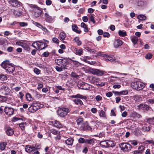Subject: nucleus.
Listing matches in <instances>:
<instances>
[{
  "label": "nucleus",
  "mask_w": 154,
  "mask_h": 154,
  "mask_svg": "<svg viewBox=\"0 0 154 154\" xmlns=\"http://www.w3.org/2000/svg\"><path fill=\"white\" fill-rule=\"evenodd\" d=\"M1 65L3 68L10 73H12L15 70V68L13 65L8 60H6L3 62L1 64Z\"/></svg>",
  "instance_id": "f257e3e1"
},
{
  "label": "nucleus",
  "mask_w": 154,
  "mask_h": 154,
  "mask_svg": "<svg viewBox=\"0 0 154 154\" xmlns=\"http://www.w3.org/2000/svg\"><path fill=\"white\" fill-rule=\"evenodd\" d=\"M100 144L102 148L112 147L115 146V143L110 140L102 141L100 143Z\"/></svg>",
  "instance_id": "f03ea898"
},
{
  "label": "nucleus",
  "mask_w": 154,
  "mask_h": 154,
  "mask_svg": "<svg viewBox=\"0 0 154 154\" xmlns=\"http://www.w3.org/2000/svg\"><path fill=\"white\" fill-rule=\"evenodd\" d=\"M131 87L135 90L140 91L142 90L144 87V84L140 81L132 82L131 84Z\"/></svg>",
  "instance_id": "7ed1b4c3"
},
{
  "label": "nucleus",
  "mask_w": 154,
  "mask_h": 154,
  "mask_svg": "<svg viewBox=\"0 0 154 154\" xmlns=\"http://www.w3.org/2000/svg\"><path fill=\"white\" fill-rule=\"evenodd\" d=\"M96 123L95 122H91V126H90L87 122H85L82 124L81 128L82 130H90L92 131L93 128H95L94 126L96 125Z\"/></svg>",
  "instance_id": "20e7f679"
},
{
  "label": "nucleus",
  "mask_w": 154,
  "mask_h": 154,
  "mask_svg": "<svg viewBox=\"0 0 154 154\" xmlns=\"http://www.w3.org/2000/svg\"><path fill=\"white\" fill-rule=\"evenodd\" d=\"M119 145L121 150L124 152L129 151L132 148L131 145L128 143H119Z\"/></svg>",
  "instance_id": "39448f33"
},
{
  "label": "nucleus",
  "mask_w": 154,
  "mask_h": 154,
  "mask_svg": "<svg viewBox=\"0 0 154 154\" xmlns=\"http://www.w3.org/2000/svg\"><path fill=\"white\" fill-rule=\"evenodd\" d=\"M69 109L67 108H60L57 111L58 115L61 117H65L68 113L69 112Z\"/></svg>",
  "instance_id": "423d86ee"
},
{
  "label": "nucleus",
  "mask_w": 154,
  "mask_h": 154,
  "mask_svg": "<svg viewBox=\"0 0 154 154\" xmlns=\"http://www.w3.org/2000/svg\"><path fill=\"white\" fill-rule=\"evenodd\" d=\"M88 71L89 73L100 76H102L105 72L100 70L92 68L89 69L88 70Z\"/></svg>",
  "instance_id": "0eeeda50"
},
{
  "label": "nucleus",
  "mask_w": 154,
  "mask_h": 154,
  "mask_svg": "<svg viewBox=\"0 0 154 154\" xmlns=\"http://www.w3.org/2000/svg\"><path fill=\"white\" fill-rule=\"evenodd\" d=\"M40 106L39 103H33L29 108V110L31 112H34L39 109Z\"/></svg>",
  "instance_id": "6e6552de"
},
{
  "label": "nucleus",
  "mask_w": 154,
  "mask_h": 154,
  "mask_svg": "<svg viewBox=\"0 0 154 154\" xmlns=\"http://www.w3.org/2000/svg\"><path fill=\"white\" fill-rule=\"evenodd\" d=\"M8 3L12 7L16 8L20 7L21 4L17 0H9Z\"/></svg>",
  "instance_id": "1a4fd4ad"
},
{
  "label": "nucleus",
  "mask_w": 154,
  "mask_h": 154,
  "mask_svg": "<svg viewBox=\"0 0 154 154\" xmlns=\"http://www.w3.org/2000/svg\"><path fill=\"white\" fill-rule=\"evenodd\" d=\"M105 60L107 62L109 61L113 63H118V61L115 58H114L113 56L107 54H106L105 57Z\"/></svg>",
  "instance_id": "9d476101"
},
{
  "label": "nucleus",
  "mask_w": 154,
  "mask_h": 154,
  "mask_svg": "<svg viewBox=\"0 0 154 154\" xmlns=\"http://www.w3.org/2000/svg\"><path fill=\"white\" fill-rule=\"evenodd\" d=\"M36 45L37 46L38 49L39 50L44 49L48 46L46 44L42 42L41 41H37L36 42Z\"/></svg>",
  "instance_id": "9b49d317"
},
{
  "label": "nucleus",
  "mask_w": 154,
  "mask_h": 154,
  "mask_svg": "<svg viewBox=\"0 0 154 154\" xmlns=\"http://www.w3.org/2000/svg\"><path fill=\"white\" fill-rule=\"evenodd\" d=\"M44 16L45 17V20L47 22L51 23L54 21L55 20V18L54 17L51 16L47 13H45V14Z\"/></svg>",
  "instance_id": "f8f14e48"
},
{
  "label": "nucleus",
  "mask_w": 154,
  "mask_h": 154,
  "mask_svg": "<svg viewBox=\"0 0 154 154\" xmlns=\"http://www.w3.org/2000/svg\"><path fill=\"white\" fill-rule=\"evenodd\" d=\"M42 12V9L39 7H37L34 10V15L35 17H40Z\"/></svg>",
  "instance_id": "ddd939ff"
},
{
  "label": "nucleus",
  "mask_w": 154,
  "mask_h": 154,
  "mask_svg": "<svg viewBox=\"0 0 154 154\" xmlns=\"http://www.w3.org/2000/svg\"><path fill=\"white\" fill-rule=\"evenodd\" d=\"M4 112L7 115L11 116L14 113V109L11 107L6 106L4 109Z\"/></svg>",
  "instance_id": "4468645a"
},
{
  "label": "nucleus",
  "mask_w": 154,
  "mask_h": 154,
  "mask_svg": "<svg viewBox=\"0 0 154 154\" xmlns=\"http://www.w3.org/2000/svg\"><path fill=\"white\" fill-rule=\"evenodd\" d=\"M0 91H2V93H4L6 95H7L8 93L9 92L8 87L6 85H3L1 86Z\"/></svg>",
  "instance_id": "2eb2a0df"
},
{
  "label": "nucleus",
  "mask_w": 154,
  "mask_h": 154,
  "mask_svg": "<svg viewBox=\"0 0 154 154\" xmlns=\"http://www.w3.org/2000/svg\"><path fill=\"white\" fill-rule=\"evenodd\" d=\"M122 44V41L120 39H116L114 42V46L116 48H119V47L121 46Z\"/></svg>",
  "instance_id": "dca6fc26"
},
{
  "label": "nucleus",
  "mask_w": 154,
  "mask_h": 154,
  "mask_svg": "<svg viewBox=\"0 0 154 154\" xmlns=\"http://www.w3.org/2000/svg\"><path fill=\"white\" fill-rule=\"evenodd\" d=\"M66 37V34L63 32H61L60 33L59 35V38L60 40L63 41V42L64 43H66V42L65 41H64V40L65 39V38Z\"/></svg>",
  "instance_id": "f3484780"
},
{
  "label": "nucleus",
  "mask_w": 154,
  "mask_h": 154,
  "mask_svg": "<svg viewBox=\"0 0 154 154\" xmlns=\"http://www.w3.org/2000/svg\"><path fill=\"white\" fill-rule=\"evenodd\" d=\"M32 146L30 145H26V146L25 150L26 152L31 154L33 150Z\"/></svg>",
  "instance_id": "a211bd4d"
},
{
  "label": "nucleus",
  "mask_w": 154,
  "mask_h": 154,
  "mask_svg": "<svg viewBox=\"0 0 154 154\" xmlns=\"http://www.w3.org/2000/svg\"><path fill=\"white\" fill-rule=\"evenodd\" d=\"M74 139L73 138H69L65 140V143L69 145H72L73 144Z\"/></svg>",
  "instance_id": "6ab92c4d"
},
{
  "label": "nucleus",
  "mask_w": 154,
  "mask_h": 154,
  "mask_svg": "<svg viewBox=\"0 0 154 154\" xmlns=\"http://www.w3.org/2000/svg\"><path fill=\"white\" fill-rule=\"evenodd\" d=\"M72 98H79L80 99H83L84 100H86L87 99L86 97L85 96H82V95H81L79 94H78L75 95H72L71 96Z\"/></svg>",
  "instance_id": "aec40b11"
},
{
  "label": "nucleus",
  "mask_w": 154,
  "mask_h": 154,
  "mask_svg": "<svg viewBox=\"0 0 154 154\" xmlns=\"http://www.w3.org/2000/svg\"><path fill=\"white\" fill-rule=\"evenodd\" d=\"M53 122L54 125L55 127L59 128L62 127V125L59 121L57 120H55Z\"/></svg>",
  "instance_id": "412c9836"
},
{
  "label": "nucleus",
  "mask_w": 154,
  "mask_h": 154,
  "mask_svg": "<svg viewBox=\"0 0 154 154\" xmlns=\"http://www.w3.org/2000/svg\"><path fill=\"white\" fill-rule=\"evenodd\" d=\"M14 130L11 128H8L6 130L7 134L9 136L12 135L14 134Z\"/></svg>",
  "instance_id": "4be33fe9"
},
{
  "label": "nucleus",
  "mask_w": 154,
  "mask_h": 154,
  "mask_svg": "<svg viewBox=\"0 0 154 154\" xmlns=\"http://www.w3.org/2000/svg\"><path fill=\"white\" fill-rule=\"evenodd\" d=\"M131 39L133 44L136 45L138 41L137 37L135 36H131Z\"/></svg>",
  "instance_id": "5701e85b"
},
{
  "label": "nucleus",
  "mask_w": 154,
  "mask_h": 154,
  "mask_svg": "<svg viewBox=\"0 0 154 154\" xmlns=\"http://www.w3.org/2000/svg\"><path fill=\"white\" fill-rule=\"evenodd\" d=\"M81 27L84 28V30L85 32H88L89 30L88 29V27L87 25L84 23H82L81 24Z\"/></svg>",
  "instance_id": "b1692460"
},
{
  "label": "nucleus",
  "mask_w": 154,
  "mask_h": 154,
  "mask_svg": "<svg viewBox=\"0 0 154 154\" xmlns=\"http://www.w3.org/2000/svg\"><path fill=\"white\" fill-rule=\"evenodd\" d=\"M77 28L78 27L76 25L74 24L72 25V30L78 33H80L81 32V31L78 30Z\"/></svg>",
  "instance_id": "393cba45"
},
{
  "label": "nucleus",
  "mask_w": 154,
  "mask_h": 154,
  "mask_svg": "<svg viewBox=\"0 0 154 154\" xmlns=\"http://www.w3.org/2000/svg\"><path fill=\"white\" fill-rule=\"evenodd\" d=\"M73 101L76 104L79 106H81L83 104L82 101L80 99L74 100Z\"/></svg>",
  "instance_id": "a878e982"
},
{
  "label": "nucleus",
  "mask_w": 154,
  "mask_h": 154,
  "mask_svg": "<svg viewBox=\"0 0 154 154\" xmlns=\"http://www.w3.org/2000/svg\"><path fill=\"white\" fill-rule=\"evenodd\" d=\"M118 33L119 35L120 36L124 37L127 35L126 32L124 31L119 30Z\"/></svg>",
  "instance_id": "bb28decb"
},
{
  "label": "nucleus",
  "mask_w": 154,
  "mask_h": 154,
  "mask_svg": "<svg viewBox=\"0 0 154 154\" xmlns=\"http://www.w3.org/2000/svg\"><path fill=\"white\" fill-rule=\"evenodd\" d=\"M7 79V77L6 75L2 73H0V80L1 81H4Z\"/></svg>",
  "instance_id": "cd10ccee"
},
{
  "label": "nucleus",
  "mask_w": 154,
  "mask_h": 154,
  "mask_svg": "<svg viewBox=\"0 0 154 154\" xmlns=\"http://www.w3.org/2000/svg\"><path fill=\"white\" fill-rule=\"evenodd\" d=\"M138 19L141 20H146V17L144 15L141 14L137 16Z\"/></svg>",
  "instance_id": "c85d7f7f"
},
{
  "label": "nucleus",
  "mask_w": 154,
  "mask_h": 154,
  "mask_svg": "<svg viewBox=\"0 0 154 154\" xmlns=\"http://www.w3.org/2000/svg\"><path fill=\"white\" fill-rule=\"evenodd\" d=\"M6 145L7 144L6 142L1 143H0V149L2 150H4L5 148Z\"/></svg>",
  "instance_id": "c756f323"
},
{
  "label": "nucleus",
  "mask_w": 154,
  "mask_h": 154,
  "mask_svg": "<svg viewBox=\"0 0 154 154\" xmlns=\"http://www.w3.org/2000/svg\"><path fill=\"white\" fill-rule=\"evenodd\" d=\"M145 147L143 146H140L138 148V150L139 152L141 153V154H142V152L144 151L145 149Z\"/></svg>",
  "instance_id": "7c9ffc66"
},
{
  "label": "nucleus",
  "mask_w": 154,
  "mask_h": 154,
  "mask_svg": "<svg viewBox=\"0 0 154 154\" xmlns=\"http://www.w3.org/2000/svg\"><path fill=\"white\" fill-rule=\"evenodd\" d=\"M99 115L100 117L105 118L106 117V115L105 112L103 110H101L99 113Z\"/></svg>",
  "instance_id": "2f4dec72"
},
{
  "label": "nucleus",
  "mask_w": 154,
  "mask_h": 154,
  "mask_svg": "<svg viewBox=\"0 0 154 154\" xmlns=\"http://www.w3.org/2000/svg\"><path fill=\"white\" fill-rule=\"evenodd\" d=\"M137 107L139 109H144V108H148V106L147 105H144L143 104H140L139 105L137 106Z\"/></svg>",
  "instance_id": "473e14b6"
},
{
  "label": "nucleus",
  "mask_w": 154,
  "mask_h": 154,
  "mask_svg": "<svg viewBox=\"0 0 154 154\" xmlns=\"http://www.w3.org/2000/svg\"><path fill=\"white\" fill-rule=\"evenodd\" d=\"M59 66L61 67L63 69H67L66 64V63L65 62L64 60L63 61V62H62V63H61Z\"/></svg>",
  "instance_id": "72a5a7b5"
},
{
  "label": "nucleus",
  "mask_w": 154,
  "mask_h": 154,
  "mask_svg": "<svg viewBox=\"0 0 154 154\" xmlns=\"http://www.w3.org/2000/svg\"><path fill=\"white\" fill-rule=\"evenodd\" d=\"M90 85L87 83H85L82 88V89L88 90L90 89Z\"/></svg>",
  "instance_id": "f704fd0d"
},
{
  "label": "nucleus",
  "mask_w": 154,
  "mask_h": 154,
  "mask_svg": "<svg viewBox=\"0 0 154 154\" xmlns=\"http://www.w3.org/2000/svg\"><path fill=\"white\" fill-rule=\"evenodd\" d=\"M88 16L90 21L93 22L94 23H95V21L94 20V14H91L89 15Z\"/></svg>",
  "instance_id": "c9c22d12"
},
{
  "label": "nucleus",
  "mask_w": 154,
  "mask_h": 154,
  "mask_svg": "<svg viewBox=\"0 0 154 154\" xmlns=\"http://www.w3.org/2000/svg\"><path fill=\"white\" fill-rule=\"evenodd\" d=\"M70 60L73 62V64L76 66H78L81 65L80 63L77 61L73 60L71 59H70Z\"/></svg>",
  "instance_id": "e433bc0d"
},
{
  "label": "nucleus",
  "mask_w": 154,
  "mask_h": 154,
  "mask_svg": "<svg viewBox=\"0 0 154 154\" xmlns=\"http://www.w3.org/2000/svg\"><path fill=\"white\" fill-rule=\"evenodd\" d=\"M83 53V51L82 49H80L78 50H76L75 51V53L76 54L79 55H81Z\"/></svg>",
  "instance_id": "4c0bfd02"
},
{
  "label": "nucleus",
  "mask_w": 154,
  "mask_h": 154,
  "mask_svg": "<svg viewBox=\"0 0 154 154\" xmlns=\"http://www.w3.org/2000/svg\"><path fill=\"white\" fill-rule=\"evenodd\" d=\"M94 142L93 139H86L85 143H88V144L93 145Z\"/></svg>",
  "instance_id": "58836bf2"
},
{
  "label": "nucleus",
  "mask_w": 154,
  "mask_h": 154,
  "mask_svg": "<svg viewBox=\"0 0 154 154\" xmlns=\"http://www.w3.org/2000/svg\"><path fill=\"white\" fill-rule=\"evenodd\" d=\"M13 13L15 16L17 17H19L21 15V13L20 12L16 10H14Z\"/></svg>",
  "instance_id": "ea45409f"
},
{
  "label": "nucleus",
  "mask_w": 154,
  "mask_h": 154,
  "mask_svg": "<svg viewBox=\"0 0 154 154\" xmlns=\"http://www.w3.org/2000/svg\"><path fill=\"white\" fill-rule=\"evenodd\" d=\"M84 84H85V82H80L78 84V86L79 88L82 89Z\"/></svg>",
  "instance_id": "a19ab883"
},
{
  "label": "nucleus",
  "mask_w": 154,
  "mask_h": 154,
  "mask_svg": "<svg viewBox=\"0 0 154 154\" xmlns=\"http://www.w3.org/2000/svg\"><path fill=\"white\" fill-rule=\"evenodd\" d=\"M27 125L26 123H22L19 124V126L21 128L22 130H23L25 129V126Z\"/></svg>",
  "instance_id": "79ce46f5"
},
{
  "label": "nucleus",
  "mask_w": 154,
  "mask_h": 154,
  "mask_svg": "<svg viewBox=\"0 0 154 154\" xmlns=\"http://www.w3.org/2000/svg\"><path fill=\"white\" fill-rule=\"evenodd\" d=\"M26 97L27 100L30 101L31 100L32 97L30 94L29 93L27 94L26 95Z\"/></svg>",
  "instance_id": "37998d69"
},
{
  "label": "nucleus",
  "mask_w": 154,
  "mask_h": 154,
  "mask_svg": "<svg viewBox=\"0 0 154 154\" xmlns=\"http://www.w3.org/2000/svg\"><path fill=\"white\" fill-rule=\"evenodd\" d=\"M147 121L149 123L151 124H154V118H149L147 119Z\"/></svg>",
  "instance_id": "c03bdc74"
},
{
  "label": "nucleus",
  "mask_w": 154,
  "mask_h": 154,
  "mask_svg": "<svg viewBox=\"0 0 154 154\" xmlns=\"http://www.w3.org/2000/svg\"><path fill=\"white\" fill-rule=\"evenodd\" d=\"M63 61V60L62 59H57L56 60L55 62L59 66Z\"/></svg>",
  "instance_id": "a18cd8bd"
},
{
  "label": "nucleus",
  "mask_w": 154,
  "mask_h": 154,
  "mask_svg": "<svg viewBox=\"0 0 154 154\" xmlns=\"http://www.w3.org/2000/svg\"><path fill=\"white\" fill-rule=\"evenodd\" d=\"M78 141L79 143H85V140L83 138H80Z\"/></svg>",
  "instance_id": "49530a36"
},
{
  "label": "nucleus",
  "mask_w": 154,
  "mask_h": 154,
  "mask_svg": "<svg viewBox=\"0 0 154 154\" xmlns=\"http://www.w3.org/2000/svg\"><path fill=\"white\" fill-rule=\"evenodd\" d=\"M152 56V55L151 53H148L146 54L145 56V57L146 59H151Z\"/></svg>",
  "instance_id": "de8ad7c7"
},
{
  "label": "nucleus",
  "mask_w": 154,
  "mask_h": 154,
  "mask_svg": "<svg viewBox=\"0 0 154 154\" xmlns=\"http://www.w3.org/2000/svg\"><path fill=\"white\" fill-rule=\"evenodd\" d=\"M53 42L55 43H58L59 42V41L58 39L56 37H54L52 38Z\"/></svg>",
  "instance_id": "09e8293b"
},
{
  "label": "nucleus",
  "mask_w": 154,
  "mask_h": 154,
  "mask_svg": "<svg viewBox=\"0 0 154 154\" xmlns=\"http://www.w3.org/2000/svg\"><path fill=\"white\" fill-rule=\"evenodd\" d=\"M71 76L72 77L76 78H77L79 77L78 75L75 72H73L71 73Z\"/></svg>",
  "instance_id": "8fccbe9b"
},
{
  "label": "nucleus",
  "mask_w": 154,
  "mask_h": 154,
  "mask_svg": "<svg viewBox=\"0 0 154 154\" xmlns=\"http://www.w3.org/2000/svg\"><path fill=\"white\" fill-rule=\"evenodd\" d=\"M109 0H100L99 2V4H100L101 2L105 4H107L108 3Z\"/></svg>",
  "instance_id": "3c124183"
},
{
  "label": "nucleus",
  "mask_w": 154,
  "mask_h": 154,
  "mask_svg": "<svg viewBox=\"0 0 154 154\" xmlns=\"http://www.w3.org/2000/svg\"><path fill=\"white\" fill-rule=\"evenodd\" d=\"M102 97L100 95H97L95 97V99L97 102L102 100Z\"/></svg>",
  "instance_id": "603ef678"
},
{
  "label": "nucleus",
  "mask_w": 154,
  "mask_h": 154,
  "mask_svg": "<svg viewBox=\"0 0 154 154\" xmlns=\"http://www.w3.org/2000/svg\"><path fill=\"white\" fill-rule=\"evenodd\" d=\"M34 71L35 73L37 75L39 74L40 72V70L37 68H35L34 70Z\"/></svg>",
  "instance_id": "864d4df0"
},
{
  "label": "nucleus",
  "mask_w": 154,
  "mask_h": 154,
  "mask_svg": "<svg viewBox=\"0 0 154 154\" xmlns=\"http://www.w3.org/2000/svg\"><path fill=\"white\" fill-rule=\"evenodd\" d=\"M54 135H57L60 134V132L55 130H53L51 132Z\"/></svg>",
  "instance_id": "5fc2aeb1"
},
{
  "label": "nucleus",
  "mask_w": 154,
  "mask_h": 154,
  "mask_svg": "<svg viewBox=\"0 0 154 154\" xmlns=\"http://www.w3.org/2000/svg\"><path fill=\"white\" fill-rule=\"evenodd\" d=\"M143 130L145 131H149L150 128V127L149 126H148V127L144 126L143 127Z\"/></svg>",
  "instance_id": "6e6d98bb"
},
{
  "label": "nucleus",
  "mask_w": 154,
  "mask_h": 154,
  "mask_svg": "<svg viewBox=\"0 0 154 154\" xmlns=\"http://www.w3.org/2000/svg\"><path fill=\"white\" fill-rule=\"evenodd\" d=\"M7 97H6L2 96L0 95V100L2 101H5L7 100Z\"/></svg>",
  "instance_id": "4d7b16f0"
},
{
  "label": "nucleus",
  "mask_w": 154,
  "mask_h": 154,
  "mask_svg": "<svg viewBox=\"0 0 154 154\" xmlns=\"http://www.w3.org/2000/svg\"><path fill=\"white\" fill-rule=\"evenodd\" d=\"M106 54H103V53L100 52H99L97 53V55L98 56H102L104 57H105V56H106Z\"/></svg>",
  "instance_id": "13d9d810"
},
{
  "label": "nucleus",
  "mask_w": 154,
  "mask_h": 154,
  "mask_svg": "<svg viewBox=\"0 0 154 154\" xmlns=\"http://www.w3.org/2000/svg\"><path fill=\"white\" fill-rule=\"evenodd\" d=\"M83 121V119L81 118H78L76 122L78 124H80Z\"/></svg>",
  "instance_id": "bf43d9fd"
},
{
  "label": "nucleus",
  "mask_w": 154,
  "mask_h": 154,
  "mask_svg": "<svg viewBox=\"0 0 154 154\" xmlns=\"http://www.w3.org/2000/svg\"><path fill=\"white\" fill-rule=\"evenodd\" d=\"M42 30L45 32V33L46 34H48L49 33V31L48 30V29L45 27L43 26V27L41 28Z\"/></svg>",
  "instance_id": "052dcab7"
},
{
  "label": "nucleus",
  "mask_w": 154,
  "mask_h": 154,
  "mask_svg": "<svg viewBox=\"0 0 154 154\" xmlns=\"http://www.w3.org/2000/svg\"><path fill=\"white\" fill-rule=\"evenodd\" d=\"M35 25L36 26H37L39 28H42L43 27V26L41 25L40 24L37 23L35 22Z\"/></svg>",
  "instance_id": "680f3d73"
},
{
  "label": "nucleus",
  "mask_w": 154,
  "mask_h": 154,
  "mask_svg": "<svg viewBox=\"0 0 154 154\" xmlns=\"http://www.w3.org/2000/svg\"><path fill=\"white\" fill-rule=\"evenodd\" d=\"M49 54V53L47 52H45L42 54V56L45 57H48Z\"/></svg>",
  "instance_id": "e2e57ef3"
},
{
  "label": "nucleus",
  "mask_w": 154,
  "mask_h": 154,
  "mask_svg": "<svg viewBox=\"0 0 154 154\" xmlns=\"http://www.w3.org/2000/svg\"><path fill=\"white\" fill-rule=\"evenodd\" d=\"M55 69L57 71L60 72L62 70L63 68L61 67H59L58 66H56L55 67Z\"/></svg>",
  "instance_id": "0e129e2a"
},
{
  "label": "nucleus",
  "mask_w": 154,
  "mask_h": 154,
  "mask_svg": "<svg viewBox=\"0 0 154 154\" xmlns=\"http://www.w3.org/2000/svg\"><path fill=\"white\" fill-rule=\"evenodd\" d=\"M103 36L104 37H108L109 36V34L107 32H105L103 33Z\"/></svg>",
  "instance_id": "69168bd1"
},
{
  "label": "nucleus",
  "mask_w": 154,
  "mask_h": 154,
  "mask_svg": "<svg viewBox=\"0 0 154 154\" xmlns=\"http://www.w3.org/2000/svg\"><path fill=\"white\" fill-rule=\"evenodd\" d=\"M121 85H120L116 84L113 86V88H119L121 87Z\"/></svg>",
  "instance_id": "338daca9"
},
{
  "label": "nucleus",
  "mask_w": 154,
  "mask_h": 154,
  "mask_svg": "<svg viewBox=\"0 0 154 154\" xmlns=\"http://www.w3.org/2000/svg\"><path fill=\"white\" fill-rule=\"evenodd\" d=\"M31 154H39V152L37 150H33Z\"/></svg>",
  "instance_id": "774afa93"
}]
</instances>
